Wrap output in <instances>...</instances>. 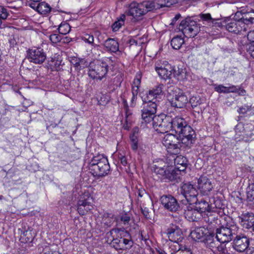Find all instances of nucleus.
<instances>
[{
  "mask_svg": "<svg viewBox=\"0 0 254 254\" xmlns=\"http://www.w3.org/2000/svg\"><path fill=\"white\" fill-rule=\"evenodd\" d=\"M219 242L214 240L212 237H208L205 241L204 243L206 247L210 249L214 254L218 251L219 247L221 244H220Z\"/></svg>",
  "mask_w": 254,
  "mask_h": 254,
  "instance_id": "obj_25",
  "label": "nucleus"
},
{
  "mask_svg": "<svg viewBox=\"0 0 254 254\" xmlns=\"http://www.w3.org/2000/svg\"><path fill=\"white\" fill-rule=\"evenodd\" d=\"M182 123L180 117L172 118L165 114H160L155 116L152 122L153 127L159 133H164L175 129V125H179Z\"/></svg>",
  "mask_w": 254,
  "mask_h": 254,
  "instance_id": "obj_1",
  "label": "nucleus"
},
{
  "mask_svg": "<svg viewBox=\"0 0 254 254\" xmlns=\"http://www.w3.org/2000/svg\"><path fill=\"white\" fill-rule=\"evenodd\" d=\"M75 65L77 67H79V69L84 68L88 65V63L84 59H81L75 64Z\"/></svg>",
  "mask_w": 254,
  "mask_h": 254,
  "instance_id": "obj_45",
  "label": "nucleus"
},
{
  "mask_svg": "<svg viewBox=\"0 0 254 254\" xmlns=\"http://www.w3.org/2000/svg\"><path fill=\"white\" fill-rule=\"evenodd\" d=\"M171 106L176 108H182L186 106L188 102L187 96L183 93H179L168 99Z\"/></svg>",
  "mask_w": 254,
  "mask_h": 254,
  "instance_id": "obj_14",
  "label": "nucleus"
},
{
  "mask_svg": "<svg viewBox=\"0 0 254 254\" xmlns=\"http://www.w3.org/2000/svg\"><path fill=\"white\" fill-rule=\"evenodd\" d=\"M41 254H61L57 251H52L49 246H46L41 253Z\"/></svg>",
  "mask_w": 254,
  "mask_h": 254,
  "instance_id": "obj_50",
  "label": "nucleus"
},
{
  "mask_svg": "<svg viewBox=\"0 0 254 254\" xmlns=\"http://www.w3.org/2000/svg\"><path fill=\"white\" fill-rule=\"evenodd\" d=\"M52 7L45 2H42L37 5L36 11L42 15H47L52 11Z\"/></svg>",
  "mask_w": 254,
  "mask_h": 254,
  "instance_id": "obj_27",
  "label": "nucleus"
},
{
  "mask_svg": "<svg viewBox=\"0 0 254 254\" xmlns=\"http://www.w3.org/2000/svg\"><path fill=\"white\" fill-rule=\"evenodd\" d=\"M104 46L107 51L116 53L119 51V46L118 42L114 39L109 38L105 41Z\"/></svg>",
  "mask_w": 254,
  "mask_h": 254,
  "instance_id": "obj_24",
  "label": "nucleus"
},
{
  "mask_svg": "<svg viewBox=\"0 0 254 254\" xmlns=\"http://www.w3.org/2000/svg\"><path fill=\"white\" fill-rule=\"evenodd\" d=\"M197 199L196 198V195L195 194L193 196L191 195V202L194 201L195 204V205L193 206V209L194 211L199 213L211 211L210 207L206 201L201 200L200 201L197 202Z\"/></svg>",
  "mask_w": 254,
  "mask_h": 254,
  "instance_id": "obj_19",
  "label": "nucleus"
},
{
  "mask_svg": "<svg viewBox=\"0 0 254 254\" xmlns=\"http://www.w3.org/2000/svg\"><path fill=\"white\" fill-rule=\"evenodd\" d=\"M121 220L124 222V224L128 223L130 221V217L127 214H124L121 217Z\"/></svg>",
  "mask_w": 254,
  "mask_h": 254,
  "instance_id": "obj_56",
  "label": "nucleus"
},
{
  "mask_svg": "<svg viewBox=\"0 0 254 254\" xmlns=\"http://www.w3.org/2000/svg\"><path fill=\"white\" fill-rule=\"evenodd\" d=\"M123 103H124V106L126 109V116H127V119L129 117V113H128V111H127L128 106H127V102L126 100H124Z\"/></svg>",
  "mask_w": 254,
  "mask_h": 254,
  "instance_id": "obj_63",
  "label": "nucleus"
},
{
  "mask_svg": "<svg viewBox=\"0 0 254 254\" xmlns=\"http://www.w3.org/2000/svg\"><path fill=\"white\" fill-rule=\"evenodd\" d=\"M177 156L175 158H174V164L176 166V167H177V165H180L182 166L181 169H186V162H187V159L186 157H184V156H182L181 155Z\"/></svg>",
  "mask_w": 254,
  "mask_h": 254,
  "instance_id": "obj_32",
  "label": "nucleus"
},
{
  "mask_svg": "<svg viewBox=\"0 0 254 254\" xmlns=\"http://www.w3.org/2000/svg\"><path fill=\"white\" fill-rule=\"evenodd\" d=\"M166 235L170 241L176 243L182 242L183 239L182 231L176 224L171 223L169 225Z\"/></svg>",
  "mask_w": 254,
  "mask_h": 254,
  "instance_id": "obj_10",
  "label": "nucleus"
},
{
  "mask_svg": "<svg viewBox=\"0 0 254 254\" xmlns=\"http://www.w3.org/2000/svg\"><path fill=\"white\" fill-rule=\"evenodd\" d=\"M248 39L252 42H254V27L247 34Z\"/></svg>",
  "mask_w": 254,
  "mask_h": 254,
  "instance_id": "obj_54",
  "label": "nucleus"
},
{
  "mask_svg": "<svg viewBox=\"0 0 254 254\" xmlns=\"http://www.w3.org/2000/svg\"><path fill=\"white\" fill-rule=\"evenodd\" d=\"M215 254H231L225 245H221Z\"/></svg>",
  "mask_w": 254,
  "mask_h": 254,
  "instance_id": "obj_48",
  "label": "nucleus"
},
{
  "mask_svg": "<svg viewBox=\"0 0 254 254\" xmlns=\"http://www.w3.org/2000/svg\"><path fill=\"white\" fill-rule=\"evenodd\" d=\"M143 100V103L141 106V118L142 120L146 124L153 122L155 117V114L156 113L157 104L156 100L153 101V99L146 98Z\"/></svg>",
  "mask_w": 254,
  "mask_h": 254,
  "instance_id": "obj_4",
  "label": "nucleus"
},
{
  "mask_svg": "<svg viewBox=\"0 0 254 254\" xmlns=\"http://www.w3.org/2000/svg\"><path fill=\"white\" fill-rule=\"evenodd\" d=\"M247 194L250 201L254 200V183L250 184L247 187Z\"/></svg>",
  "mask_w": 254,
  "mask_h": 254,
  "instance_id": "obj_36",
  "label": "nucleus"
},
{
  "mask_svg": "<svg viewBox=\"0 0 254 254\" xmlns=\"http://www.w3.org/2000/svg\"><path fill=\"white\" fill-rule=\"evenodd\" d=\"M248 51L251 56L254 59V44H251L249 46Z\"/></svg>",
  "mask_w": 254,
  "mask_h": 254,
  "instance_id": "obj_60",
  "label": "nucleus"
},
{
  "mask_svg": "<svg viewBox=\"0 0 254 254\" xmlns=\"http://www.w3.org/2000/svg\"><path fill=\"white\" fill-rule=\"evenodd\" d=\"M239 218L241 225L244 228L249 229L254 223V214L252 212L243 213Z\"/></svg>",
  "mask_w": 254,
  "mask_h": 254,
  "instance_id": "obj_18",
  "label": "nucleus"
},
{
  "mask_svg": "<svg viewBox=\"0 0 254 254\" xmlns=\"http://www.w3.org/2000/svg\"><path fill=\"white\" fill-rule=\"evenodd\" d=\"M163 86L162 84H160L152 90H150L147 94L146 99L148 100V99H153L154 101L158 95L162 93Z\"/></svg>",
  "mask_w": 254,
  "mask_h": 254,
  "instance_id": "obj_28",
  "label": "nucleus"
},
{
  "mask_svg": "<svg viewBox=\"0 0 254 254\" xmlns=\"http://www.w3.org/2000/svg\"><path fill=\"white\" fill-rule=\"evenodd\" d=\"M236 92H238V94L240 95H245L246 93V91L245 90L243 89H240L238 88V90Z\"/></svg>",
  "mask_w": 254,
  "mask_h": 254,
  "instance_id": "obj_64",
  "label": "nucleus"
},
{
  "mask_svg": "<svg viewBox=\"0 0 254 254\" xmlns=\"http://www.w3.org/2000/svg\"><path fill=\"white\" fill-rule=\"evenodd\" d=\"M125 17V15L123 14L118 21L113 24L112 27L113 31H118L124 24Z\"/></svg>",
  "mask_w": 254,
  "mask_h": 254,
  "instance_id": "obj_34",
  "label": "nucleus"
},
{
  "mask_svg": "<svg viewBox=\"0 0 254 254\" xmlns=\"http://www.w3.org/2000/svg\"><path fill=\"white\" fill-rule=\"evenodd\" d=\"M184 43V40L179 36L174 37L171 41L172 48L175 50L179 49Z\"/></svg>",
  "mask_w": 254,
  "mask_h": 254,
  "instance_id": "obj_29",
  "label": "nucleus"
},
{
  "mask_svg": "<svg viewBox=\"0 0 254 254\" xmlns=\"http://www.w3.org/2000/svg\"><path fill=\"white\" fill-rule=\"evenodd\" d=\"M50 39L52 42L57 43L62 41V38L61 36L58 34H51L50 36Z\"/></svg>",
  "mask_w": 254,
  "mask_h": 254,
  "instance_id": "obj_47",
  "label": "nucleus"
},
{
  "mask_svg": "<svg viewBox=\"0 0 254 254\" xmlns=\"http://www.w3.org/2000/svg\"><path fill=\"white\" fill-rule=\"evenodd\" d=\"M160 8L163 7H170L171 5L176 3L177 0H158Z\"/></svg>",
  "mask_w": 254,
  "mask_h": 254,
  "instance_id": "obj_38",
  "label": "nucleus"
},
{
  "mask_svg": "<svg viewBox=\"0 0 254 254\" xmlns=\"http://www.w3.org/2000/svg\"><path fill=\"white\" fill-rule=\"evenodd\" d=\"M200 31V26H198L196 22L191 20V35L195 36Z\"/></svg>",
  "mask_w": 254,
  "mask_h": 254,
  "instance_id": "obj_44",
  "label": "nucleus"
},
{
  "mask_svg": "<svg viewBox=\"0 0 254 254\" xmlns=\"http://www.w3.org/2000/svg\"><path fill=\"white\" fill-rule=\"evenodd\" d=\"M29 170L33 172H36L39 170V165L35 162L34 164L31 165L29 167Z\"/></svg>",
  "mask_w": 254,
  "mask_h": 254,
  "instance_id": "obj_58",
  "label": "nucleus"
},
{
  "mask_svg": "<svg viewBox=\"0 0 254 254\" xmlns=\"http://www.w3.org/2000/svg\"><path fill=\"white\" fill-rule=\"evenodd\" d=\"M179 141L180 148H190V136H179Z\"/></svg>",
  "mask_w": 254,
  "mask_h": 254,
  "instance_id": "obj_30",
  "label": "nucleus"
},
{
  "mask_svg": "<svg viewBox=\"0 0 254 254\" xmlns=\"http://www.w3.org/2000/svg\"><path fill=\"white\" fill-rule=\"evenodd\" d=\"M235 17L240 18L241 20L248 26L249 24L254 23V10L251 9L248 11L245 9H243L236 13Z\"/></svg>",
  "mask_w": 254,
  "mask_h": 254,
  "instance_id": "obj_15",
  "label": "nucleus"
},
{
  "mask_svg": "<svg viewBox=\"0 0 254 254\" xmlns=\"http://www.w3.org/2000/svg\"><path fill=\"white\" fill-rule=\"evenodd\" d=\"M141 212L145 218H149V212L148 208L146 207L141 208Z\"/></svg>",
  "mask_w": 254,
  "mask_h": 254,
  "instance_id": "obj_59",
  "label": "nucleus"
},
{
  "mask_svg": "<svg viewBox=\"0 0 254 254\" xmlns=\"http://www.w3.org/2000/svg\"><path fill=\"white\" fill-rule=\"evenodd\" d=\"M181 17L180 14H177L175 15V16L173 18V19L172 20L171 23H170L171 25H174L175 24L176 22Z\"/></svg>",
  "mask_w": 254,
  "mask_h": 254,
  "instance_id": "obj_61",
  "label": "nucleus"
},
{
  "mask_svg": "<svg viewBox=\"0 0 254 254\" xmlns=\"http://www.w3.org/2000/svg\"><path fill=\"white\" fill-rule=\"evenodd\" d=\"M160 200L162 204L167 210L175 212L179 208V204L176 199L172 195H163Z\"/></svg>",
  "mask_w": 254,
  "mask_h": 254,
  "instance_id": "obj_12",
  "label": "nucleus"
},
{
  "mask_svg": "<svg viewBox=\"0 0 254 254\" xmlns=\"http://www.w3.org/2000/svg\"><path fill=\"white\" fill-rule=\"evenodd\" d=\"M130 146L131 149L134 151H137L138 149V138L137 137L133 135L130 137Z\"/></svg>",
  "mask_w": 254,
  "mask_h": 254,
  "instance_id": "obj_41",
  "label": "nucleus"
},
{
  "mask_svg": "<svg viewBox=\"0 0 254 254\" xmlns=\"http://www.w3.org/2000/svg\"><path fill=\"white\" fill-rule=\"evenodd\" d=\"M27 58L30 62L41 64L45 61L46 54L43 49L40 48H34L27 51Z\"/></svg>",
  "mask_w": 254,
  "mask_h": 254,
  "instance_id": "obj_8",
  "label": "nucleus"
},
{
  "mask_svg": "<svg viewBox=\"0 0 254 254\" xmlns=\"http://www.w3.org/2000/svg\"><path fill=\"white\" fill-rule=\"evenodd\" d=\"M181 193L185 199H182L181 201L184 206L185 215L188 216L190 214V182L184 183L181 188Z\"/></svg>",
  "mask_w": 254,
  "mask_h": 254,
  "instance_id": "obj_9",
  "label": "nucleus"
},
{
  "mask_svg": "<svg viewBox=\"0 0 254 254\" xmlns=\"http://www.w3.org/2000/svg\"><path fill=\"white\" fill-rule=\"evenodd\" d=\"M139 76H140V75H139ZM140 79L141 77H136V78L134 79L132 84V91H135L136 90H137V91H138V88L140 84Z\"/></svg>",
  "mask_w": 254,
  "mask_h": 254,
  "instance_id": "obj_49",
  "label": "nucleus"
},
{
  "mask_svg": "<svg viewBox=\"0 0 254 254\" xmlns=\"http://www.w3.org/2000/svg\"><path fill=\"white\" fill-rule=\"evenodd\" d=\"M58 30L60 34L65 35L70 31V26L67 23H62L58 28Z\"/></svg>",
  "mask_w": 254,
  "mask_h": 254,
  "instance_id": "obj_33",
  "label": "nucleus"
},
{
  "mask_svg": "<svg viewBox=\"0 0 254 254\" xmlns=\"http://www.w3.org/2000/svg\"><path fill=\"white\" fill-rule=\"evenodd\" d=\"M89 170L95 177L106 176L110 171L107 158L101 154L94 156L89 163Z\"/></svg>",
  "mask_w": 254,
  "mask_h": 254,
  "instance_id": "obj_2",
  "label": "nucleus"
},
{
  "mask_svg": "<svg viewBox=\"0 0 254 254\" xmlns=\"http://www.w3.org/2000/svg\"><path fill=\"white\" fill-rule=\"evenodd\" d=\"M155 70L159 76L165 80L170 79L174 77L180 79V72L177 70L174 66H172L167 61H158L155 63Z\"/></svg>",
  "mask_w": 254,
  "mask_h": 254,
  "instance_id": "obj_3",
  "label": "nucleus"
},
{
  "mask_svg": "<svg viewBox=\"0 0 254 254\" xmlns=\"http://www.w3.org/2000/svg\"><path fill=\"white\" fill-rule=\"evenodd\" d=\"M234 234L232 228L222 226L216 229V238L219 243H228L232 240Z\"/></svg>",
  "mask_w": 254,
  "mask_h": 254,
  "instance_id": "obj_11",
  "label": "nucleus"
},
{
  "mask_svg": "<svg viewBox=\"0 0 254 254\" xmlns=\"http://www.w3.org/2000/svg\"><path fill=\"white\" fill-rule=\"evenodd\" d=\"M249 243V240L247 237L237 236L234 240L233 247L236 251L243 252L247 249Z\"/></svg>",
  "mask_w": 254,
  "mask_h": 254,
  "instance_id": "obj_16",
  "label": "nucleus"
},
{
  "mask_svg": "<svg viewBox=\"0 0 254 254\" xmlns=\"http://www.w3.org/2000/svg\"><path fill=\"white\" fill-rule=\"evenodd\" d=\"M90 209L88 207L77 205V211L81 215H84Z\"/></svg>",
  "mask_w": 254,
  "mask_h": 254,
  "instance_id": "obj_51",
  "label": "nucleus"
},
{
  "mask_svg": "<svg viewBox=\"0 0 254 254\" xmlns=\"http://www.w3.org/2000/svg\"><path fill=\"white\" fill-rule=\"evenodd\" d=\"M88 74L93 79L101 80L107 74L108 71V66L106 63L96 62L90 63L89 64Z\"/></svg>",
  "mask_w": 254,
  "mask_h": 254,
  "instance_id": "obj_5",
  "label": "nucleus"
},
{
  "mask_svg": "<svg viewBox=\"0 0 254 254\" xmlns=\"http://www.w3.org/2000/svg\"><path fill=\"white\" fill-rule=\"evenodd\" d=\"M204 235L202 228H196L193 231H191V238L195 241L201 239Z\"/></svg>",
  "mask_w": 254,
  "mask_h": 254,
  "instance_id": "obj_31",
  "label": "nucleus"
},
{
  "mask_svg": "<svg viewBox=\"0 0 254 254\" xmlns=\"http://www.w3.org/2000/svg\"><path fill=\"white\" fill-rule=\"evenodd\" d=\"M225 28L230 32L236 34H242L246 32L248 26L240 18L235 17L233 19H227L225 22Z\"/></svg>",
  "mask_w": 254,
  "mask_h": 254,
  "instance_id": "obj_7",
  "label": "nucleus"
},
{
  "mask_svg": "<svg viewBox=\"0 0 254 254\" xmlns=\"http://www.w3.org/2000/svg\"><path fill=\"white\" fill-rule=\"evenodd\" d=\"M197 188L203 195H207L213 189L211 181L206 176H201L197 180Z\"/></svg>",
  "mask_w": 254,
  "mask_h": 254,
  "instance_id": "obj_13",
  "label": "nucleus"
},
{
  "mask_svg": "<svg viewBox=\"0 0 254 254\" xmlns=\"http://www.w3.org/2000/svg\"><path fill=\"white\" fill-rule=\"evenodd\" d=\"M81 39L85 43L94 46V36L93 35L84 33L81 36Z\"/></svg>",
  "mask_w": 254,
  "mask_h": 254,
  "instance_id": "obj_35",
  "label": "nucleus"
},
{
  "mask_svg": "<svg viewBox=\"0 0 254 254\" xmlns=\"http://www.w3.org/2000/svg\"><path fill=\"white\" fill-rule=\"evenodd\" d=\"M119 159L121 163L124 166H126L127 165V160L126 157L122 155H120V156H119Z\"/></svg>",
  "mask_w": 254,
  "mask_h": 254,
  "instance_id": "obj_57",
  "label": "nucleus"
},
{
  "mask_svg": "<svg viewBox=\"0 0 254 254\" xmlns=\"http://www.w3.org/2000/svg\"><path fill=\"white\" fill-rule=\"evenodd\" d=\"M145 14V11H144L143 6H142L141 3L132 2L129 5L128 14L132 16L135 20H138Z\"/></svg>",
  "mask_w": 254,
  "mask_h": 254,
  "instance_id": "obj_17",
  "label": "nucleus"
},
{
  "mask_svg": "<svg viewBox=\"0 0 254 254\" xmlns=\"http://www.w3.org/2000/svg\"><path fill=\"white\" fill-rule=\"evenodd\" d=\"M133 244V242L129 239L123 238L122 239V250H127L130 249Z\"/></svg>",
  "mask_w": 254,
  "mask_h": 254,
  "instance_id": "obj_40",
  "label": "nucleus"
},
{
  "mask_svg": "<svg viewBox=\"0 0 254 254\" xmlns=\"http://www.w3.org/2000/svg\"><path fill=\"white\" fill-rule=\"evenodd\" d=\"M141 4L142 6H143V9L144 11H145V14L148 11L160 8L158 0L157 2L153 1H144L141 3Z\"/></svg>",
  "mask_w": 254,
  "mask_h": 254,
  "instance_id": "obj_26",
  "label": "nucleus"
},
{
  "mask_svg": "<svg viewBox=\"0 0 254 254\" xmlns=\"http://www.w3.org/2000/svg\"><path fill=\"white\" fill-rule=\"evenodd\" d=\"M162 143L169 154L175 155L180 154V141L176 135L171 133L165 134L163 138Z\"/></svg>",
  "mask_w": 254,
  "mask_h": 254,
  "instance_id": "obj_6",
  "label": "nucleus"
},
{
  "mask_svg": "<svg viewBox=\"0 0 254 254\" xmlns=\"http://www.w3.org/2000/svg\"><path fill=\"white\" fill-rule=\"evenodd\" d=\"M91 198L89 195L86 198H84V197H81L78 201L77 205L88 207L91 203L90 201Z\"/></svg>",
  "mask_w": 254,
  "mask_h": 254,
  "instance_id": "obj_37",
  "label": "nucleus"
},
{
  "mask_svg": "<svg viewBox=\"0 0 254 254\" xmlns=\"http://www.w3.org/2000/svg\"><path fill=\"white\" fill-rule=\"evenodd\" d=\"M201 19L204 21H210L212 19V17L210 13L201 14H200Z\"/></svg>",
  "mask_w": 254,
  "mask_h": 254,
  "instance_id": "obj_55",
  "label": "nucleus"
},
{
  "mask_svg": "<svg viewBox=\"0 0 254 254\" xmlns=\"http://www.w3.org/2000/svg\"><path fill=\"white\" fill-rule=\"evenodd\" d=\"M185 169H181V167H175L167 170L164 179H167L170 181L177 180L180 178V174L181 171H184Z\"/></svg>",
  "mask_w": 254,
  "mask_h": 254,
  "instance_id": "obj_20",
  "label": "nucleus"
},
{
  "mask_svg": "<svg viewBox=\"0 0 254 254\" xmlns=\"http://www.w3.org/2000/svg\"><path fill=\"white\" fill-rule=\"evenodd\" d=\"M215 90L219 93H235L238 90V88L235 85L225 86L223 85H215Z\"/></svg>",
  "mask_w": 254,
  "mask_h": 254,
  "instance_id": "obj_23",
  "label": "nucleus"
},
{
  "mask_svg": "<svg viewBox=\"0 0 254 254\" xmlns=\"http://www.w3.org/2000/svg\"><path fill=\"white\" fill-rule=\"evenodd\" d=\"M179 29L182 31L185 37L189 39L190 37V17H187L183 20L179 26Z\"/></svg>",
  "mask_w": 254,
  "mask_h": 254,
  "instance_id": "obj_21",
  "label": "nucleus"
},
{
  "mask_svg": "<svg viewBox=\"0 0 254 254\" xmlns=\"http://www.w3.org/2000/svg\"><path fill=\"white\" fill-rule=\"evenodd\" d=\"M136 192H135L136 194H137L138 197H139L140 198L144 197V198H147L149 197V194L144 189L142 188H136Z\"/></svg>",
  "mask_w": 254,
  "mask_h": 254,
  "instance_id": "obj_42",
  "label": "nucleus"
},
{
  "mask_svg": "<svg viewBox=\"0 0 254 254\" xmlns=\"http://www.w3.org/2000/svg\"><path fill=\"white\" fill-rule=\"evenodd\" d=\"M153 168L154 172L156 174L159 175L160 177L164 179V177H165L167 171L166 168H165L164 167H160L156 165H154Z\"/></svg>",
  "mask_w": 254,
  "mask_h": 254,
  "instance_id": "obj_39",
  "label": "nucleus"
},
{
  "mask_svg": "<svg viewBox=\"0 0 254 254\" xmlns=\"http://www.w3.org/2000/svg\"><path fill=\"white\" fill-rule=\"evenodd\" d=\"M138 91H137V90H136L135 91H132V98L131 99V103L130 105L132 107H133L135 105V102L137 99V94Z\"/></svg>",
  "mask_w": 254,
  "mask_h": 254,
  "instance_id": "obj_53",
  "label": "nucleus"
},
{
  "mask_svg": "<svg viewBox=\"0 0 254 254\" xmlns=\"http://www.w3.org/2000/svg\"><path fill=\"white\" fill-rule=\"evenodd\" d=\"M181 120L182 121V124L179 125H175V128L177 127L178 130H179V136H190V126L188 125L183 118H181Z\"/></svg>",
  "mask_w": 254,
  "mask_h": 254,
  "instance_id": "obj_22",
  "label": "nucleus"
},
{
  "mask_svg": "<svg viewBox=\"0 0 254 254\" xmlns=\"http://www.w3.org/2000/svg\"><path fill=\"white\" fill-rule=\"evenodd\" d=\"M111 244L116 250H122V238L120 239H114Z\"/></svg>",
  "mask_w": 254,
  "mask_h": 254,
  "instance_id": "obj_43",
  "label": "nucleus"
},
{
  "mask_svg": "<svg viewBox=\"0 0 254 254\" xmlns=\"http://www.w3.org/2000/svg\"><path fill=\"white\" fill-rule=\"evenodd\" d=\"M63 43H68L71 41V39L68 37H65L62 38Z\"/></svg>",
  "mask_w": 254,
  "mask_h": 254,
  "instance_id": "obj_62",
  "label": "nucleus"
},
{
  "mask_svg": "<svg viewBox=\"0 0 254 254\" xmlns=\"http://www.w3.org/2000/svg\"><path fill=\"white\" fill-rule=\"evenodd\" d=\"M8 15L7 9L2 6H0V18L1 20L6 19Z\"/></svg>",
  "mask_w": 254,
  "mask_h": 254,
  "instance_id": "obj_46",
  "label": "nucleus"
},
{
  "mask_svg": "<svg viewBox=\"0 0 254 254\" xmlns=\"http://www.w3.org/2000/svg\"><path fill=\"white\" fill-rule=\"evenodd\" d=\"M251 106H243L239 109L238 110V112L240 114H244L246 113L248 111H250L251 110Z\"/></svg>",
  "mask_w": 254,
  "mask_h": 254,
  "instance_id": "obj_52",
  "label": "nucleus"
}]
</instances>
